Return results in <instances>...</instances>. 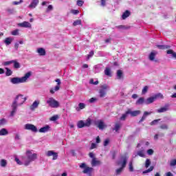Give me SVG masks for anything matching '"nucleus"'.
Returning <instances> with one entry per match:
<instances>
[{"mask_svg":"<svg viewBox=\"0 0 176 176\" xmlns=\"http://www.w3.org/2000/svg\"><path fill=\"white\" fill-rule=\"evenodd\" d=\"M129 171H131V173L134 171V168L133 167V162H129Z\"/></svg>","mask_w":176,"mask_h":176,"instance_id":"obj_52","label":"nucleus"},{"mask_svg":"<svg viewBox=\"0 0 176 176\" xmlns=\"http://www.w3.org/2000/svg\"><path fill=\"white\" fill-rule=\"evenodd\" d=\"M144 98H140L137 101H136V105H141L144 104Z\"/></svg>","mask_w":176,"mask_h":176,"instance_id":"obj_33","label":"nucleus"},{"mask_svg":"<svg viewBox=\"0 0 176 176\" xmlns=\"http://www.w3.org/2000/svg\"><path fill=\"white\" fill-rule=\"evenodd\" d=\"M160 129H161L162 130H168V125L166 124H162L160 126Z\"/></svg>","mask_w":176,"mask_h":176,"instance_id":"obj_44","label":"nucleus"},{"mask_svg":"<svg viewBox=\"0 0 176 176\" xmlns=\"http://www.w3.org/2000/svg\"><path fill=\"white\" fill-rule=\"evenodd\" d=\"M149 166H151V160L146 159V160L145 162V168H148V167H149Z\"/></svg>","mask_w":176,"mask_h":176,"instance_id":"obj_47","label":"nucleus"},{"mask_svg":"<svg viewBox=\"0 0 176 176\" xmlns=\"http://www.w3.org/2000/svg\"><path fill=\"white\" fill-rule=\"evenodd\" d=\"M153 168H155V167L151 166L148 169L143 171L142 173L143 174H148V173H151V171H153Z\"/></svg>","mask_w":176,"mask_h":176,"instance_id":"obj_39","label":"nucleus"},{"mask_svg":"<svg viewBox=\"0 0 176 176\" xmlns=\"http://www.w3.org/2000/svg\"><path fill=\"white\" fill-rule=\"evenodd\" d=\"M93 168L87 167L84 169L83 173L84 174H87L88 173H91Z\"/></svg>","mask_w":176,"mask_h":176,"instance_id":"obj_37","label":"nucleus"},{"mask_svg":"<svg viewBox=\"0 0 176 176\" xmlns=\"http://www.w3.org/2000/svg\"><path fill=\"white\" fill-rule=\"evenodd\" d=\"M24 129L25 130H30V131H32L33 133H36L38 131V128L32 124H25Z\"/></svg>","mask_w":176,"mask_h":176,"instance_id":"obj_9","label":"nucleus"},{"mask_svg":"<svg viewBox=\"0 0 176 176\" xmlns=\"http://www.w3.org/2000/svg\"><path fill=\"white\" fill-rule=\"evenodd\" d=\"M127 115H129V113H127V111H126V113L122 114V116L120 117V120H126V118H127Z\"/></svg>","mask_w":176,"mask_h":176,"instance_id":"obj_46","label":"nucleus"},{"mask_svg":"<svg viewBox=\"0 0 176 176\" xmlns=\"http://www.w3.org/2000/svg\"><path fill=\"white\" fill-rule=\"evenodd\" d=\"M118 164H120L122 167L118 169H116V175H120V174H122V171H123V168H124V167H126V164H127V157H121V160L118 162Z\"/></svg>","mask_w":176,"mask_h":176,"instance_id":"obj_4","label":"nucleus"},{"mask_svg":"<svg viewBox=\"0 0 176 176\" xmlns=\"http://www.w3.org/2000/svg\"><path fill=\"white\" fill-rule=\"evenodd\" d=\"M23 43H24V41L23 40H21L19 42L15 43L14 45L15 50H19V45H23Z\"/></svg>","mask_w":176,"mask_h":176,"instance_id":"obj_29","label":"nucleus"},{"mask_svg":"<svg viewBox=\"0 0 176 176\" xmlns=\"http://www.w3.org/2000/svg\"><path fill=\"white\" fill-rule=\"evenodd\" d=\"M39 104H41V101L39 100H35L32 104L30 106V110L31 111H35L38 107H39Z\"/></svg>","mask_w":176,"mask_h":176,"instance_id":"obj_16","label":"nucleus"},{"mask_svg":"<svg viewBox=\"0 0 176 176\" xmlns=\"http://www.w3.org/2000/svg\"><path fill=\"white\" fill-rule=\"evenodd\" d=\"M155 100L156 99L155 98V96L150 97L146 99V100L145 101V104H152V102H154Z\"/></svg>","mask_w":176,"mask_h":176,"instance_id":"obj_24","label":"nucleus"},{"mask_svg":"<svg viewBox=\"0 0 176 176\" xmlns=\"http://www.w3.org/2000/svg\"><path fill=\"white\" fill-rule=\"evenodd\" d=\"M9 134V131L8 129L3 128L0 130V136L1 135H8Z\"/></svg>","mask_w":176,"mask_h":176,"instance_id":"obj_27","label":"nucleus"},{"mask_svg":"<svg viewBox=\"0 0 176 176\" xmlns=\"http://www.w3.org/2000/svg\"><path fill=\"white\" fill-rule=\"evenodd\" d=\"M138 156H140V157H145V154H144V150H141L138 151Z\"/></svg>","mask_w":176,"mask_h":176,"instance_id":"obj_41","label":"nucleus"},{"mask_svg":"<svg viewBox=\"0 0 176 176\" xmlns=\"http://www.w3.org/2000/svg\"><path fill=\"white\" fill-rule=\"evenodd\" d=\"M71 13H72L73 14H78L79 10H72Z\"/></svg>","mask_w":176,"mask_h":176,"instance_id":"obj_62","label":"nucleus"},{"mask_svg":"<svg viewBox=\"0 0 176 176\" xmlns=\"http://www.w3.org/2000/svg\"><path fill=\"white\" fill-rule=\"evenodd\" d=\"M8 123V121L5 118H2L0 120V126H3L4 124H6Z\"/></svg>","mask_w":176,"mask_h":176,"instance_id":"obj_45","label":"nucleus"},{"mask_svg":"<svg viewBox=\"0 0 176 176\" xmlns=\"http://www.w3.org/2000/svg\"><path fill=\"white\" fill-rule=\"evenodd\" d=\"M55 82H57V85L55 86L54 88L50 89V92L51 93V94H54L56 91H58V90H60V85H61V80L59 78H58L55 80Z\"/></svg>","mask_w":176,"mask_h":176,"instance_id":"obj_8","label":"nucleus"},{"mask_svg":"<svg viewBox=\"0 0 176 176\" xmlns=\"http://www.w3.org/2000/svg\"><path fill=\"white\" fill-rule=\"evenodd\" d=\"M151 113H152V112L144 111L142 118L140 119V120H139V124L142 123V122H144L146 119V118H148V116L151 115Z\"/></svg>","mask_w":176,"mask_h":176,"instance_id":"obj_17","label":"nucleus"},{"mask_svg":"<svg viewBox=\"0 0 176 176\" xmlns=\"http://www.w3.org/2000/svg\"><path fill=\"white\" fill-rule=\"evenodd\" d=\"M12 64H14V68H15L16 69H19V68H20V63L16 60H14V62H12Z\"/></svg>","mask_w":176,"mask_h":176,"instance_id":"obj_35","label":"nucleus"},{"mask_svg":"<svg viewBox=\"0 0 176 176\" xmlns=\"http://www.w3.org/2000/svg\"><path fill=\"white\" fill-rule=\"evenodd\" d=\"M46 156L48 157L50 156H53L52 160H57V158L58 157V154L54 151H48L46 153Z\"/></svg>","mask_w":176,"mask_h":176,"instance_id":"obj_10","label":"nucleus"},{"mask_svg":"<svg viewBox=\"0 0 176 176\" xmlns=\"http://www.w3.org/2000/svg\"><path fill=\"white\" fill-rule=\"evenodd\" d=\"M12 42H13V38L12 37H7L3 41V43L6 46H9V45H11Z\"/></svg>","mask_w":176,"mask_h":176,"instance_id":"obj_20","label":"nucleus"},{"mask_svg":"<svg viewBox=\"0 0 176 176\" xmlns=\"http://www.w3.org/2000/svg\"><path fill=\"white\" fill-rule=\"evenodd\" d=\"M89 83H90L91 85H98V80H96V81L94 82V80L93 78H91V79L90 80V81H89Z\"/></svg>","mask_w":176,"mask_h":176,"instance_id":"obj_53","label":"nucleus"},{"mask_svg":"<svg viewBox=\"0 0 176 176\" xmlns=\"http://www.w3.org/2000/svg\"><path fill=\"white\" fill-rule=\"evenodd\" d=\"M57 119H58V116H54L51 117L50 120L52 122H56V120H57Z\"/></svg>","mask_w":176,"mask_h":176,"instance_id":"obj_56","label":"nucleus"},{"mask_svg":"<svg viewBox=\"0 0 176 176\" xmlns=\"http://www.w3.org/2000/svg\"><path fill=\"white\" fill-rule=\"evenodd\" d=\"M104 75H106L107 76H111V69L107 67L104 70Z\"/></svg>","mask_w":176,"mask_h":176,"instance_id":"obj_34","label":"nucleus"},{"mask_svg":"<svg viewBox=\"0 0 176 176\" xmlns=\"http://www.w3.org/2000/svg\"><path fill=\"white\" fill-rule=\"evenodd\" d=\"M101 164V161L96 160V158L92 159L91 166L92 167H96V166H100Z\"/></svg>","mask_w":176,"mask_h":176,"instance_id":"obj_22","label":"nucleus"},{"mask_svg":"<svg viewBox=\"0 0 176 176\" xmlns=\"http://www.w3.org/2000/svg\"><path fill=\"white\" fill-rule=\"evenodd\" d=\"M96 148H97V144L96 143H92L91 144L89 149H96Z\"/></svg>","mask_w":176,"mask_h":176,"instance_id":"obj_60","label":"nucleus"},{"mask_svg":"<svg viewBox=\"0 0 176 176\" xmlns=\"http://www.w3.org/2000/svg\"><path fill=\"white\" fill-rule=\"evenodd\" d=\"M8 166V161L6 160L2 159L0 160V166L5 168Z\"/></svg>","mask_w":176,"mask_h":176,"instance_id":"obj_25","label":"nucleus"},{"mask_svg":"<svg viewBox=\"0 0 176 176\" xmlns=\"http://www.w3.org/2000/svg\"><path fill=\"white\" fill-rule=\"evenodd\" d=\"M102 69H104V65L102 64H98L94 67V72L95 74H99Z\"/></svg>","mask_w":176,"mask_h":176,"instance_id":"obj_11","label":"nucleus"},{"mask_svg":"<svg viewBox=\"0 0 176 176\" xmlns=\"http://www.w3.org/2000/svg\"><path fill=\"white\" fill-rule=\"evenodd\" d=\"M38 159V154L34 153L32 150H28L25 156L21 157L24 166H30L32 162H35Z\"/></svg>","mask_w":176,"mask_h":176,"instance_id":"obj_2","label":"nucleus"},{"mask_svg":"<svg viewBox=\"0 0 176 176\" xmlns=\"http://www.w3.org/2000/svg\"><path fill=\"white\" fill-rule=\"evenodd\" d=\"M93 56H94V51H91L87 56V60H89L91 57H93Z\"/></svg>","mask_w":176,"mask_h":176,"instance_id":"obj_55","label":"nucleus"},{"mask_svg":"<svg viewBox=\"0 0 176 176\" xmlns=\"http://www.w3.org/2000/svg\"><path fill=\"white\" fill-rule=\"evenodd\" d=\"M73 25L74 27H76V25H82V21L80 19H78L76 20L74 23H73Z\"/></svg>","mask_w":176,"mask_h":176,"instance_id":"obj_32","label":"nucleus"},{"mask_svg":"<svg viewBox=\"0 0 176 176\" xmlns=\"http://www.w3.org/2000/svg\"><path fill=\"white\" fill-rule=\"evenodd\" d=\"M159 122H160V119L154 120L150 123V124L151 126H155V124H157Z\"/></svg>","mask_w":176,"mask_h":176,"instance_id":"obj_40","label":"nucleus"},{"mask_svg":"<svg viewBox=\"0 0 176 176\" xmlns=\"http://www.w3.org/2000/svg\"><path fill=\"white\" fill-rule=\"evenodd\" d=\"M18 25L22 28H31L32 25L28 21H23V23H19Z\"/></svg>","mask_w":176,"mask_h":176,"instance_id":"obj_14","label":"nucleus"},{"mask_svg":"<svg viewBox=\"0 0 176 176\" xmlns=\"http://www.w3.org/2000/svg\"><path fill=\"white\" fill-rule=\"evenodd\" d=\"M83 3H85V2L82 0H78L77 1V6H83Z\"/></svg>","mask_w":176,"mask_h":176,"instance_id":"obj_57","label":"nucleus"},{"mask_svg":"<svg viewBox=\"0 0 176 176\" xmlns=\"http://www.w3.org/2000/svg\"><path fill=\"white\" fill-rule=\"evenodd\" d=\"M14 161L17 163V164H19V166H22V164H24V162L20 160V159H19V157H15L14 158Z\"/></svg>","mask_w":176,"mask_h":176,"instance_id":"obj_36","label":"nucleus"},{"mask_svg":"<svg viewBox=\"0 0 176 176\" xmlns=\"http://www.w3.org/2000/svg\"><path fill=\"white\" fill-rule=\"evenodd\" d=\"M126 113H129V115H131L132 118H134L135 116H138V115L141 114V111L136 110V111H131V109H128L126 111Z\"/></svg>","mask_w":176,"mask_h":176,"instance_id":"obj_12","label":"nucleus"},{"mask_svg":"<svg viewBox=\"0 0 176 176\" xmlns=\"http://www.w3.org/2000/svg\"><path fill=\"white\" fill-rule=\"evenodd\" d=\"M15 141H19V140H21L20 135L19 133H16L14 136Z\"/></svg>","mask_w":176,"mask_h":176,"instance_id":"obj_58","label":"nucleus"},{"mask_svg":"<svg viewBox=\"0 0 176 176\" xmlns=\"http://www.w3.org/2000/svg\"><path fill=\"white\" fill-rule=\"evenodd\" d=\"M14 62V60L6 61L3 63V65H4V66L10 65V64H13Z\"/></svg>","mask_w":176,"mask_h":176,"instance_id":"obj_49","label":"nucleus"},{"mask_svg":"<svg viewBox=\"0 0 176 176\" xmlns=\"http://www.w3.org/2000/svg\"><path fill=\"white\" fill-rule=\"evenodd\" d=\"M6 12H8V14H14L16 10L14 8H7Z\"/></svg>","mask_w":176,"mask_h":176,"instance_id":"obj_31","label":"nucleus"},{"mask_svg":"<svg viewBox=\"0 0 176 176\" xmlns=\"http://www.w3.org/2000/svg\"><path fill=\"white\" fill-rule=\"evenodd\" d=\"M52 10H53V6H52V5L48 6L47 10H46L47 13H49V12H50Z\"/></svg>","mask_w":176,"mask_h":176,"instance_id":"obj_59","label":"nucleus"},{"mask_svg":"<svg viewBox=\"0 0 176 176\" xmlns=\"http://www.w3.org/2000/svg\"><path fill=\"white\" fill-rule=\"evenodd\" d=\"M78 107L80 109H85V108H86V104H85V103H79Z\"/></svg>","mask_w":176,"mask_h":176,"instance_id":"obj_54","label":"nucleus"},{"mask_svg":"<svg viewBox=\"0 0 176 176\" xmlns=\"http://www.w3.org/2000/svg\"><path fill=\"white\" fill-rule=\"evenodd\" d=\"M37 53L39 56H46V50L43 47L38 48Z\"/></svg>","mask_w":176,"mask_h":176,"instance_id":"obj_21","label":"nucleus"},{"mask_svg":"<svg viewBox=\"0 0 176 176\" xmlns=\"http://www.w3.org/2000/svg\"><path fill=\"white\" fill-rule=\"evenodd\" d=\"M19 30L16 29L15 30L11 32V35H13L14 36H16L17 35H19Z\"/></svg>","mask_w":176,"mask_h":176,"instance_id":"obj_50","label":"nucleus"},{"mask_svg":"<svg viewBox=\"0 0 176 176\" xmlns=\"http://www.w3.org/2000/svg\"><path fill=\"white\" fill-rule=\"evenodd\" d=\"M46 102L51 108H58V107H60V102L56 100L54 98H48Z\"/></svg>","mask_w":176,"mask_h":176,"instance_id":"obj_7","label":"nucleus"},{"mask_svg":"<svg viewBox=\"0 0 176 176\" xmlns=\"http://www.w3.org/2000/svg\"><path fill=\"white\" fill-rule=\"evenodd\" d=\"M116 76L117 79H122L123 78V72L122 70H118Z\"/></svg>","mask_w":176,"mask_h":176,"instance_id":"obj_30","label":"nucleus"},{"mask_svg":"<svg viewBox=\"0 0 176 176\" xmlns=\"http://www.w3.org/2000/svg\"><path fill=\"white\" fill-rule=\"evenodd\" d=\"M169 108H170V104H166L164 105V107H161L160 109H157V112L158 113H163L164 112H167V111H168V109H170Z\"/></svg>","mask_w":176,"mask_h":176,"instance_id":"obj_13","label":"nucleus"},{"mask_svg":"<svg viewBox=\"0 0 176 176\" xmlns=\"http://www.w3.org/2000/svg\"><path fill=\"white\" fill-rule=\"evenodd\" d=\"M155 57H156V52H155V51L151 52L148 56V58H149L150 61H154Z\"/></svg>","mask_w":176,"mask_h":176,"instance_id":"obj_26","label":"nucleus"},{"mask_svg":"<svg viewBox=\"0 0 176 176\" xmlns=\"http://www.w3.org/2000/svg\"><path fill=\"white\" fill-rule=\"evenodd\" d=\"M119 129H120V124L117 123L115 125V127L113 129L115 131H119Z\"/></svg>","mask_w":176,"mask_h":176,"instance_id":"obj_48","label":"nucleus"},{"mask_svg":"<svg viewBox=\"0 0 176 176\" xmlns=\"http://www.w3.org/2000/svg\"><path fill=\"white\" fill-rule=\"evenodd\" d=\"M176 166V159H173L170 162V167H175Z\"/></svg>","mask_w":176,"mask_h":176,"instance_id":"obj_42","label":"nucleus"},{"mask_svg":"<svg viewBox=\"0 0 176 176\" xmlns=\"http://www.w3.org/2000/svg\"><path fill=\"white\" fill-rule=\"evenodd\" d=\"M91 126V119L87 118L85 122L83 120H80L77 123V127L78 129H83V127H90Z\"/></svg>","mask_w":176,"mask_h":176,"instance_id":"obj_5","label":"nucleus"},{"mask_svg":"<svg viewBox=\"0 0 176 176\" xmlns=\"http://www.w3.org/2000/svg\"><path fill=\"white\" fill-rule=\"evenodd\" d=\"M39 3V0H32L31 3L29 5V9H35L38 4Z\"/></svg>","mask_w":176,"mask_h":176,"instance_id":"obj_15","label":"nucleus"},{"mask_svg":"<svg viewBox=\"0 0 176 176\" xmlns=\"http://www.w3.org/2000/svg\"><path fill=\"white\" fill-rule=\"evenodd\" d=\"M26 100L27 98L24 97V96L21 94L16 96L11 104V112L10 116L13 118V116L16 115V112H17V108L19 107H21Z\"/></svg>","mask_w":176,"mask_h":176,"instance_id":"obj_1","label":"nucleus"},{"mask_svg":"<svg viewBox=\"0 0 176 176\" xmlns=\"http://www.w3.org/2000/svg\"><path fill=\"white\" fill-rule=\"evenodd\" d=\"M23 0H20L19 1H13V5H20V3H23Z\"/></svg>","mask_w":176,"mask_h":176,"instance_id":"obj_63","label":"nucleus"},{"mask_svg":"<svg viewBox=\"0 0 176 176\" xmlns=\"http://www.w3.org/2000/svg\"><path fill=\"white\" fill-rule=\"evenodd\" d=\"M130 16V11L126 10L122 15V20H126Z\"/></svg>","mask_w":176,"mask_h":176,"instance_id":"obj_28","label":"nucleus"},{"mask_svg":"<svg viewBox=\"0 0 176 176\" xmlns=\"http://www.w3.org/2000/svg\"><path fill=\"white\" fill-rule=\"evenodd\" d=\"M147 153H148V155H153V150L151 149V148L148 149V150L147 151Z\"/></svg>","mask_w":176,"mask_h":176,"instance_id":"obj_64","label":"nucleus"},{"mask_svg":"<svg viewBox=\"0 0 176 176\" xmlns=\"http://www.w3.org/2000/svg\"><path fill=\"white\" fill-rule=\"evenodd\" d=\"M100 89H99V97L100 98H104L105 96H107V91L109 90V86L107 84H104L102 85H100Z\"/></svg>","mask_w":176,"mask_h":176,"instance_id":"obj_6","label":"nucleus"},{"mask_svg":"<svg viewBox=\"0 0 176 176\" xmlns=\"http://www.w3.org/2000/svg\"><path fill=\"white\" fill-rule=\"evenodd\" d=\"M154 98H155V100H157V98H162V99H163V98H164L163 94H160V93H158V94H155V95L154 96Z\"/></svg>","mask_w":176,"mask_h":176,"instance_id":"obj_43","label":"nucleus"},{"mask_svg":"<svg viewBox=\"0 0 176 176\" xmlns=\"http://www.w3.org/2000/svg\"><path fill=\"white\" fill-rule=\"evenodd\" d=\"M156 47L160 50H164L166 49H170V47H171V46L167 45H157Z\"/></svg>","mask_w":176,"mask_h":176,"instance_id":"obj_23","label":"nucleus"},{"mask_svg":"<svg viewBox=\"0 0 176 176\" xmlns=\"http://www.w3.org/2000/svg\"><path fill=\"white\" fill-rule=\"evenodd\" d=\"M148 86H145L144 87L142 91V94H146V93H148Z\"/></svg>","mask_w":176,"mask_h":176,"instance_id":"obj_51","label":"nucleus"},{"mask_svg":"<svg viewBox=\"0 0 176 176\" xmlns=\"http://www.w3.org/2000/svg\"><path fill=\"white\" fill-rule=\"evenodd\" d=\"M32 73L28 72L23 77H14L10 79V82L12 85H19L20 83H25L30 78H31Z\"/></svg>","mask_w":176,"mask_h":176,"instance_id":"obj_3","label":"nucleus"},{"mask_svg":"<svg viewBox=\"0 0 176 176\" xmlns=\"http://www.w3.org/2000/svg\"><path fill=\"white\" fill-rule=\"evenodd\" d=\"M97 127L99 129V130H104V129L107 127V125L104 124V122H102V120H100V121H98Z\"/></svg>","mask_w":176,"mask_h":176,"instance_id":"obj_19","label":"nucleus"},{"mask_svg":"<svg viewBox=\"0 0 176 176\" xmlns=\"http://www.w3.org/2000/svg\"><path fill=\"white\" fill-rule=\"evenodd\" d=\"M109 144V139H106L104 142V146H108V145Z\"/></svg>","mask_w":176,"mask_h":176,"instance_id":"obj_61","label":"nucleus"},{"mask_svg":"<svg viewBox=\"0 0 176 176\" xmlns=\"http://www.w3.org/2000/svg\"><path fill=\"white\" fill-rule=\"evenodd\" d=\"M47 131H50V126L49 125H45L39 129V133H47Z\"/></svg>","mask_w":176,"mask_h":176,"instance_id":"obj_18","label":"nucleus"},{"mask_svg":"<svg viewBox=\"0 0 176 176\" xmlns=\"http://www.w3.org/2000/svg\"><path fill=\"white\" fill-rule=\"evenodd\" d=\"M6 76H10L12 74H13V72H12L10 69L6 67Z\"/></svg>","mask_w":176,"mask_h":176,"instance_id":"obj_38","label":"nucleus"}]
</instances>
